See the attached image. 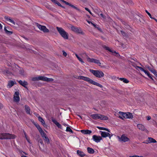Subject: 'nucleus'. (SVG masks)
Here are the masks:
<instances>
[{"mask_svg": "<svg viewBox=\"0 0 157 157\" xmlns=\"http://www.w3.org/2000/svg\"><path fill=\"white\" fill-rule=\"evenodd\" d=\"M25 110L26 113L30 115H31L30 114V107L27 105H25Z\"/></svg>", "mask_w": 157, "mask_h": 157, "instance_id": "f3484780", "label": "nucleus"}, {"mask_svg": "<svg viewBox=\"0 0 157 157\" xmlns=\"http://www.w3.org/2000/svg\"><path fill=\"white\" fill-rule=\"evenodd\" d=\"M4 30L5 33L8 35H11L13 33V32L9 31L7 30V27L6 26H5L4 28Z\"/></svg>", "mask_w": 157, "mask_h": 157, "instance_id": "4be33fe9", "label": "nucleus"}, {"mask_svg": "<svg viewBox=\"0 0 157 157\" xmlns=\"http://www.w3.org/2000/svg\"><path fill=\"white\" fill-rule=\"evenodd\" d=\"M44 140L47 144H49V140L47 136H45V137L44 138Z\"/></svg>", "mask_w": 157, "mask_h": 157, "instance_id": "c9c22d12", "label": "nucleus"}, {"mask_svg": "<svg viewBox=\"0 0 157 157\" xmlns=\"http://www.w3.org/2000/svg\"><path fill=\"white\" fill-rule=\"evenodd\" d=\"M97 28L100 32H102L101 29L100 28L97 27V28Z\"/></svg>", "mask_w": 157, "mask_h": 157, "instance_id": "bf43d9fd", "label": "nucleus"}, {"mask_svg": "<svg viewBox=\"0 0 157 157\" xmlns=\"http://www.w3.org/2000/svg\"><path fill=\"white\" fill-rule=\"evenodd\" d=\"M68 5H69V6H70L71 7L77 10H78L79 11H80V10L79 9H78L77 7L75 6H74L73 5L71 4L70 3H69V4Z\"/></svg>", "mask_w": 157, "mask_h": 157, "instance_id": "2f4dec72", "label": "nucleus"}, {"mask_svg": "<svg viewBox=\"0 0 157 157\" xmlns=\"http://www.w3.org/2000/svg\"><path fill=\"white\" fill-rule=\"evenodd\" d=\"M90 116L92 117L93 119L94 120H97V119H99V114H91L90 115Z\"/></svg>", "mask_w": 157, "mask_h": 157, "instance_id": "6ab92c4d", "label": "nucleus"}, {"mask_svg": "<svg viewBox=\"0 0 157 157\" xmlns=\"http://www.w3.org/2000/svg\"><path fill=\"white\" fill-rule=\"evenodd\" d=\"M102 130L106 131L109 132H110V131L107 128H105L103 127Z\"/></svg>", "mask_w": 157, "mask_h": 157, "instance_id": "603ef678", "label": "nucleus"}, {"mask_svg": "<svg viewBox=\"0 0 157 157\" xmlns=\"http://www.w3.org/2000/svg\"><path fill=\"white\" fill-rule=\"evenodd\" d=\"M54 79L52 78H49L46 77L45 82H52Z\"/></svg>", "mask_w": 157, "mask_h": 157, "instance_id": "58836bf2", "label": "nucleus"}, {"mask_svg": "<svg viewBox=\"0 0 157 157\" xmlns=\"http://www.w3.org/2000/svg\"><path fill=\"white\" fill-rule=\"evenodd\" d=\"M121 81H123V82L125 83H127L129 82V81L127 79L123 78H118Z\"/></svg>", "mask_w": 157, "mask_h": 157, "instance_id": "cd10ccee", "label": "nucleus"}, {"mask_svg": "<svg viewBox=\"0 0 157 157\" xmlns=\"http://www.w3.org/2000/svg\"><path fill=\"white\" fill-rule=\"evenodd\" d=\"M39 77V80H42L44 81H45L46 77L44 76H40Z\"/></svg>", "mask_w": 157, "mask_h": 157, "instance_id": "473e14b6", "label": "nucleus"}, {"mask_svg": "<svg viewBox=\"0 0 157 157\" xmlns=\"http://www.w3.org/2000/svg\"><path fill=\"white\" fill-rule=\"evenodd\" d=\"M136 67L137 68H139L140 70H141L144 72V71L145 70H144L143 68H142L141 67L137 66Z\"/></svg>", "mask_w": 157, "mask_h": 157, "instance_id": "8fccbe9b", "label": "nucleus"}, {"mask_svg": "<svg viewBox=\"0 0 157 157\" xmlns=\"http://www.w3.org/2000/svg\"><path fill=\"white\" fill-rule=\"evenodd\" d=\"M35 126L37 128L38 130H39V132H40L42 131V128L40 127V126L38 124L36 125H35Z\"/></svg>", "mask_w": 157, "mask_h": 157, "instance_id": "f704fd0d", "label": "nucleus"}, {"mask_svg": "<svg viewBox=\"0 0 157 157\" xmlns=\"http://www.w3.org/2000/svg\"><path fill=\"white\" fill-rule=\"evenodd\" d=\"M97 128L100 130H102L103 127H101L99 126H97Z\"/></svg>", "mask_w": 157, "mask_h": 157, "instance_id": "774afa93", "label": "nucleus"}, {"mask_svg": "<svg viewBox=\"0 0 157 157\" xmlns=\"http://www.w3.org/2000/svg\"><path fill=\"white\" fill-rule=\"evenodd\" d=\"M123 2L127 4L128 5H133L134 3L132 0H123Z\"/></svg>", "mask_w": 157, "mask_h": 157, "instance_id": "aec40b11", "label": "nucleus"}, {"mask_svg": "<svg viewBox=\"0 0 157 157\" xmlns=\"http://www.w3.org/2000/svg\"><path fill=\"white\" fill-rule=\"evenodd\" d=\"M120 140L123 142H126L129 141V139L126 136L124 135H122L121 138H119Z\"/></svg>", "mask_w": 157, "mask_h": 157, "instance_id": "f8f14e48", "label": "nucleus"}, {"mask_svg": "<svg viewBox=\"0 0 157 157\" xmlns=\"http://www.w3.org/2000/svg\"><path fill=\"white\" fill-rule=\"evenodd\" d=\"M121 33L123 35V36H125L126 37H127L128 36V35L127 34L125 33L123 31H121Z\"/></svg>", "mask_w": 157, "mask_h": 157, "instance_id": "a19ab883", "label": "nucleus"}, {"mask_svg": "<svg viewBox=\"0 0 157 157\" xmlns=\"http://www.w3.org/2000/svg\"><path fill=\"white\" fill-rule=\"evenodd\" d=\"M36 24L40 30L43 31L44 33H47L49 32V30L45 26L42 25L37 23H36Z\"/></svg>", "mask_w": 157, "mask_h": 157, "instance_id": "39448f33", "label": "nucleus"}, {"mask_svg": "<svg viewBox=\"0 0 157 157\" xmlns=\"http://www.w3.org/2000/svg\"><path fill=\"white\" fill-rule=\"evenodd\" d=\"M63 53V55L65 56L66 57L67 56V53L64 50H63L62 51Z\"/></svg>", "mask_w": 157, "mask_h": 157, "instance_id": "864d4df0", "label": "nucleus"}, {"mask_svg": "<svg viewBox=\"0 0 157 157\" xmlns=\"http://www.w3.org/2000/svg\"><path fill=\"white\" fill-rule=\"evenodd\" d=\"M143 143H145V144H147L149 143H148V140H146V141H144V142H143Z\"/></svg>", "mask_w": 157, "mask_h": 157, "instance_id": "680f3d73", "label": "nucleus"}, {"mask_svg": "<svg viewBox=\"0 0 157 157\" xmlns=\"http://www.w3.org/2000/svg\"><path fill=\"white\" fill-rule=\"evenodd\" d=\"M40 132V133L42 136L44 138L45 137V136H47L46 133L43 130L42 131Z\"/></svg>", "mask_w": 157, "mask_h": 157, "instance_id": "79ce46f5", "label": "nucleus"}, {"mask_svg": "<svg viewBox=\"0 0 157 157\" xmlns=\"http://www.w3.org/2000/svg\"><path fill=\"white\" fill-rule=\"evenodd\" d=\"M54 3H56V2L57 1L56 0H51Z\"/></svg>", "mask_w": 157, "mask_h": 157, "instance_id": "338daca9", "label": "nucleus"}, {"mask_svg": "<svg viewBox=\"0 0 157 157\" xmlns=\"http://www.w3.org/2000/svg\"><path fill=\"white\" fill-rule=\"evenodd\" d=\"M133 116L131 113L130 112H127V118L132 119L133 118Z\"/></svg>", "mask_w": 157, "mask_h": 157, "instance_id": "7c9ffc66", "label": "nucleus"}, {"mask_svg": "<svg viewBox=\"0 0 157 157\" xmlns=\"http://www.w3.org/2000/svg\"><path fill=\"white\" fill-rule=\"evenodd\" d=\"M20 74L21 75H24V71L23 69H21L20 71Z\"/></svg>", "mask_w": 157, "mask_h": 157, "instance_id": "3c124183", "label": "nucleus"}, {"mask_svg": "<svg viewBox=\"0 0 157 157\" xmlns=\"http://www.w3.org/2000/svg\"><path fill=\"white\" fill-rule=\"evenodd\" d=\"M38 142L39 143H40L41 144H43V141H42V139H41L40 138L38 140Z\"/></svg>", "mask_w": 157, "mask_h": 157, "instance_id": "6e6d98bb", "label": "nucleus"}, {"mask_svg": "<svg viewBox=\"0 0 157 157\" xmlns=\"http://www.w3.org/2000/svg\"><path fill=\"white\" fill-rule=\"evenodd\" d=\"M87 150L88 152L90 154H93L94 153V151L92 148L90 147H88L87 148Z\"/></svg>", "mask_w": 157, "mask_h": 157, "instance_id": "bb28decb", "label": "nucleus"}, {"mask_svg": "<svg viewBox=\"0 0 157 157\" xmlns=\"http://www.w3.org/2000/svg\"><path fill=\"white\" fill-rule=\"evenodd\" d=\"M16 136L13 134L9 133H0V139H11L15 138Z\"/></svg>", "mask_w": 157, "mask_h": 157, "instance_id": "f03ea898", "label": "nucleus"}, {"mask_svg": "<svg viewBox=\"0 0 157 157\" xmlns=\"http://www.w3.org/2000/svg\"><path fill=\"white\" fill-rule=\"evenodd\" d=\"M15 84H16V82L14 83L13 81H11L8 82L7 86L9 88H10Z\"/></svg>", "mask_w": 157, "mask_h": 157, "instance_id": "393cba45", "label": "nucleus"}, {"mask_svg": "<svg viewBox=\"0 0 157 157\" xmlns=\"http://www.w3.org/2000/svg\"><path fill=\"white\" fill-rule=\"evenodd\" d=\"M19 94V92L17 91L15 92L14 95L13 101L16 102H18L20 101Z\"/></svg>", "mask_w": 157, "mask_h": 157, "instance_id": "1a4fd4ad", "label": "nucleus"}, {"mask_svg": "<svg viewBox=\"0 0 157 157\" xmlns=\"http://www.w3.org/2000/svg\"><path fill=\"white\" fill-rule=\"evenodd\" d=\"M151 119V117L150 116H148L147 117V120H150Z\"/></svg>", "mask_w": 157, "mask_h": 157, "instance_id": "0e129e2a", "label": "nucleus"}, {"mask_svg": "<svg viewBox=\"0 0 157 157\" xmlns=\"http://www.w3.org/2000/svg\"><path fill=\"white\" fill-rule=\"evenodd\" d=\"M123 117L125 118H127V113H124L122 116Z\"/></svg>", "mask_w": 157, "mask_h": 157, "instance_id": "c03bdc74", "label": "nucleus"}, {"mask_svg": "<svg viewBox=\"0 0 157 157\" xmlns=\"http://www.w3.org/2000/svg\"><path fill=\"white\" fill-rule=\"evenodd\" d=\"M36 24L40 30L43 31L44 33H47L49 32V30L45 26L42 25L37 23H36Z\"/></svg>", "mask_w": 157, "mask_h": 157, "instance_id": "423d86ee", "label": "nucleus"}, {"mask_svg": "<svg viewBox=\"0 0 157 157\" xmlns=\"http://www.w3.org/2000/svg\"><path fill=\"white\" fill-rule=\"evenodd\" d=\"M137 127L139 129L142 131H144L147 130L146 128L141 124H137Z\"/></svg>", "mask_w": 157, "mask_h": 157, "instance_id": "2eb2a0df", "label": "nucleus"}, {"mask_svg": "<svg viewBox=\"0 0 157 157\" xmlns=\"http://www.w3.org/2000/svg\"><path fill=\"white\" fill-rule=\"evenodd\" d=\"M97 28L100 32H102L101 29L100 28L97 27V28Z\"/></svg>", "mask_w": 157, "mask_h": 157, "instance_id": "13d9d810", "label": "nucleus"}, {"mask_svg": "<svg viewBox=\"0 0 157 157\" xmlns=\"http://www.w3.org/2000/svg\"><path fill=\"white\" fill-rule=\"evenodd\" d=\"M144 72L147 75L149 78L151 79L153 81H154V80L152 78L151 75L147 71L145 70Z\"/></svg>", "mask_w": 157, "mask_h": 157, "instance_id": "c85d7f7f", "label": "nucleus"}, {"mask_svg": "<svg viewBox=\"0 0 157 157\" xmlns=\"http://www.w3.org/2000/svg\"><path fill=\"white\" fill-rule=\"evenodd\" d=\"M24 134H25V137L27 140L29 142V143H30V142H29V139H28L27 137V135L26 134V133L25 132H24Z\"/></svg>", "mask_w": 157, "mask_h": 157, "instance_id": "de8ad7c7", "label": "nucleus"}, {"mask_svg": "<svg viewBox=\"0 0 157 157\" xmlns=\"http://www.w3.org/2000/svg\"><path fill=\"white\" fill-rule=\"evenodd\" d=\"M100 132L101 133V138H106L107 137H108V135H109V133L105 132H103L102 131H100Z\"/></svg>", "mask_w": 157, "mask_h": 157, "instance_id": "4468645a", "label": "nucleus"}, {"mask_svg": "<svg viewBox=\"0 0 157 157\" xmlns=\"http://www.w3.org/2000/svg\"><path fill=\"white\" fill-rule=\"evenodd\" d=\"M66 131L67 132H69L71 133H73V132L71 128L69 127H67L66 128Z\"/></svg>", "mask_w": 157, "mask_h": 157, "instance_id": "ea45409f", "label": "nucleus"}, {"mask_svg": "<svg viewBox=\"0 0 157 157\" xmlns=\"http://www.w3.org/2000/svg\"><path fill=\"white\" fill-rule=\"evenodd\" d=\"M92 138L94 141L96 143L99 142L101 140H102L101 137L100 136H98L95 135L93 136Z\"/></svg>", "mask_w": 157, "mask_h": 157, "instance_id": "9b49d317", "label": "nucleus"}, {"mask_svg": "<svg viewBox=\"0 0 157 157\" xmlns=\"http://www.w3.org/2000/svg\"><path fill=\"white\" fill-rule=\"evenodd\" d=\"M56 4L57 5L59 6H61V4L58 1L56 2Z\"/></svg>", "mask_w": 157, "mask_h": 157, "instance_id": "052dcab7", "label": "nucleus"}, {"mask_svg": "<svg viewBox=\"0 0 157 157\" xmlns=\"http://www.w3.org/2000/svg\"><path fill=\"white\" fill-rule=\"evenodd\" d=\"M52 122L54 123L59 128L62 129V127L61 125L55 120L53 117H52Z\"/></svg>", "mask_w": 157, "mask_h": 157, "instance_id": "ddd939ff", "label": "nucleus"}, {"mask_svg": "<svg viewBox=\"0 0 157 157\" xmlns=\"http://www.w3.org/2000/svg\"><path fill=\"white\" fill-rule=\"evenodd\" d=\"M85 10H86L87 11L91 14L93 16H94L92 15L91 12L90 11V10L87 8V7H85Z\"/></svg>", "mask_w": 157, "mask_h": 157, "instance_id": "a18cd8bd", "label": "nucleus"}, {"mask_svg": "<svg viewBox=\"0 0 157 157\" xmlns=\"http://www.w3.org/2000/svg\"><path fill=\"white\" fill-rule=\"evenodd\" d=\"M86 59L88 62L90 63H94V59L90 58L88 56H87Z\"/></svg>", "mask_w": 157, "mask_h": 157, "instance_id": "72a5a7b5", "label": "nucleus"}, {"mask_svg": "<svg viewBox=\"0 0 157 157\" xmlns=\"http://www.w3.org/2000/svg\"><path fill=\"white\" fill-rule=\"evenodd\" d=\"M39 76L38 77H36L33 78L32 79V80L33 81H36L39 80Z\"/></svg>", "mask_w": 157, "mask_h": 157, "instance_id": "37998d69", "label": "nucleus"}, {"mask_svg": "<svg viewBox=\"0 0 157 157\" xmlns=\"http://www.w3.org/2000/svg\"><path fill=\"white\" fill-rule=\"evenodd\" d=\"M38 118L39 121L41 122V124L44 127H46L47 126V125L45 124L44 121L42 117L39 116L38 117Z\"/></svg>", "mask_w": 157, "mask_h": 157, "instance_id": "dca6fc26", "label": "nucleus"}, {"mask_svg": "<svg viewBox=\"0 0 157 157\" xmlns=\"http://www.w3.org/2000/svg\"><path fill=\"white\" fill-rule=\"evenodd\" d=\"M77 153L78 155L81 157H83L86 155L83 152L79 150L77 151Z\"/></svg>", "mask_w": 157, "mask_h": 157, "instance_id": "b1692460", "label": "nucleus"}, {"mask_svg": "<svg viewBox=\"0 0 157 157\" xmlns=\"http://www.w3.org/2000/svg\"><path fill=\"white\" fill-rule=\"evenodd\" d=\"M94 63L98 64L99 66H100V65L101 64L100 61L96 59H94Z\"/></svg>", "mask_w": 157, "mask_h": 157, "instance_id": "e433bc0d", "label": "nucleus"}, {"mask_svg": "<svg viewBox=\"0 0 157 157\" xmlns=\"http://www.w3.org/2000/svg\"><path fill=\"white\" fill-rule=\"evenodd\" d=\"M78 78L80 79H82L85 81H86L91 84L97 86L100 88H102L103 87L102 85L99 83L95 82L88 77L81 76L78 77Z\"/></svg>", "mask_w": 157, "mask_h": 157, "instance_id": "f257e3e1", "label": "nucleus"}, {"mask_svg": "<svg viewBox=\"0 0 157 157\" xmlns=\"http://www.w3.org/2000/svg\"><path fill=\"white\" fill-rule=\"evenodd\" d=\"M56 29L60 35L64 39H68V34L62 28L56 27Z\"/></svg>", "mask_w": 157, "mask_h": 157, "instance_id": "7ed1b4c3", "label": "nucleus"}, {"mask_svg": "<svg viewBox=\"0 0 157 157\" xmlns=\"http://www.w3.org/2000/svg\"><path fill=\"white\" fill-rule=\"evenodd\" d=\"M71 28L73 31L76 33L81 34L82 35L84 34L80 28H77L72 25H71Z\"/></svg>", "mask_w": 157, "mask_h": 157, "instance_id": "0eeeda50", "label": "nucleus"}, {"mask_svg": "<svg viewBox=\"0 0 157 157\" xmlns=\"http://www.w3.org/2000/svg\"><path fill=\"white\" fill-rule=\"evenodd\" d=\"M148 140L149 143H156L157 142L156 141L155 139L150 137H148Z\"/></svg>", "mask_w": 157, "mask_h": 157, "instance_id": "a878e982", "label": "nucleus"}, {"mask_svg": "<svg viewBox=\"0 0 157 157\" xmlns=\"http://www.w3.org/2000/svg\"><path fill=\"white\" fill-rule=\"evenodd\" d=\"M60 1L62 2L63 3H65L67 5H68L69 4V3L67 2L66 1H64V0H59Z\"/></svg>", "mask_w": 157, "mask_h": 157, "instance_id": "49530a36", "label": "nucleus"}, {"mask_svg": "<svg viewBox=\"0 0 157 157\" xmlns=\"http://www.w3.org/2000/svg\"><path fill=\"white\" fill-rule=\"evenodd\" d=\"M18 82L20 85L24 87L27 90H28V88L26 86L28 85V83L27 81L25 80L23 81L21 80H20L18 81Z\"/></svg>", "mask_w": 157, "mask_h": 157, "instance_id": "9d476101", "label": "nucleus"}, {"mask_svg": "<svg viewBox=\"0 0 157 157\" xmlns=\"http://www.w3.org/2000/svg\"><path fill=\"white\" fill-rule=\"evenodd\" d=\"M75 56H76L77 58L82 63H84V62L83 61L82 59V58H80L77 54H75Z\"/></svg>", "mask_w": 157, "mask_h": 157, "instance_id": "4c0bfd02", "label": "nucleus"}, {"mask_svg": "<svg viewBox=\"0 0 157 157\" xmlns=\"http://www.w3.org/2000/svg\"><path fill=\"white\" fill-rule=\"evenodd\" d=\"M145 12L147 13V14L148 15V16L150 17V18H152V17H151V14L147 10H145Z\"/></svg>", "mask_w": 157, "mask_h": 157, "instance_id": "09e8293b", "label": "nucleus"}, {"mask_svg": "<svg viewBox=\"0 0 157 157\" xmlns=\"http://www.w3.org/2000/svg\"><path fill=\"white\" fill-rule=\"evenodd\" d=\"M4 18L6 20L9 21L14 25H15V23L14 22V21L10 19V17L6 16H5L4 17Z\"/></svg>", "mask_w": 157, "mask_h": 157, "instance_id": "a211bd4d", "label": "nucleus"}, {"mask_svg": "<svg viewBox=\"0 0 157 157\" xmlns=\"http://www.w3.org/2000/svg\"><path fill=\"white\" fill-rule=\"evenodd\" d=\"M103 48L105 49V50H108L111 52H112L113 55L116 56V57H119L120 56L119 53L118 52H117L115 51L112 50L109 48L105 45H103Z\"/></svg>", "mask_w": 157, "mask_h": 157, "instance_id": "6e6552de", "label": "nucleus"}, {"mask_svg": "<svg viewBox=\"0 0 157 157\" xmlns=\"http://www.w3.org/2000/svg\"><path fill=\"white\" fill-rule=\"evenodd\" d=\"M129 157H144L142 156H139L138 155H134L133 156H130Z\"/></svg>", "mask_w": 157, "mask_h": 157, "instance_id": "5fc2aeb1", "label": "nucleus"}, {"mask_svg": "<svg viewBox=\"0 0 157 157\" xmlns=\"http://www.w3.org/2000/svg\"><path fill=\"white\" fill-rule=\"evenodd\" d=\"M123 113H124V112H121V111H120V112H119V114L120 115H121V116H122V115H123Z\"/></svg>", "mask_w": 157, "mask_h": 157, "instance_id": "69168bd1", "label": "nucleus"}, {"mask_svg": "<svg viewBox=\"0 0 157 157\" xmlns=\"http://www.w3.org/2000/svg\"><path fill=\"white\" fill-rule=\"evenodd\" d=\"M147 67L148 68V69L151 72H152L154 75L155 74H156L157 72L154 69H153V68H151L149 66H148V67Z\"/></svg>", "mask_w": 157, "mask_h": 157, "instance_id": "c756f323", "label": "nucleus"}, {"mask_svg": "<svg viewBox=\"0 0 157 157\" xmlns=\"http://www.w3.org/2000/svg\"><path fill=\"white\" fill-rule=\"evenodd\" d=\"M81 132L83 134H90L92 133L91 131L89 130H81Z\"/></svg>", "mask_w": 157, "mask_h": 157, "instance_id": "5701e85b", "label": "nucleus"}, {"mask_svg": "<svg viewBox=\"0 0 157 157\" xmlns=\"http://www.w3.org/2000/svg\"><path fill=\"white\" fill-rule=\"evenodd\" d=\"M99 119L102 120H106L108 119V117L106 116L99 114Z\"/></svg>", "mask_w": 157, "mask_h": 157, "instance_id": "412c9836", "label": "nucleus"}, {"mask_svg": "<svg viewBox=\"0 0 157 157\" xmlns=\"http://www.w3.org/2000/svg\"><path fill=\"white\" fill-rule=\"evenodd\" d=\"M91 24L96 28H97V25H95V24H94V23H91Z\"/></svg>", "mask_w": 157, "mask_h": 157, "instance_id": "e2e57ef3", "label": "nucleus"}, {"mask_svg": "<svg viewBox=\"0 0 157 157\" xmlns=\"http://www.w3.org/2000/svg\"><path fill=\"white\" fill-rule=\"evenodd\" d=\"M90 71L96 77L98 78H101L104 76V74L103 72L99 70H94L90 69Z\"/></svg>", "mask_w": 157, "mask_h": 157, "instance_id": "20e7f679", "label": "nucleus"}, {"mask_svg": "<svg viewBox=\"0 0 157 157\" xmlns=\"http://www.w3.org/2000/svg\"><path fill=\"white\" fill-rule=\"evenodd\" d=\"M100 16L103 18L105 19L106 17L102 13H101Z\"/></svg>", "mask_w": 157, "mask_h": 157, "instance_id": "4d7b16f0", "label": "nucleus"}]
</instances>
